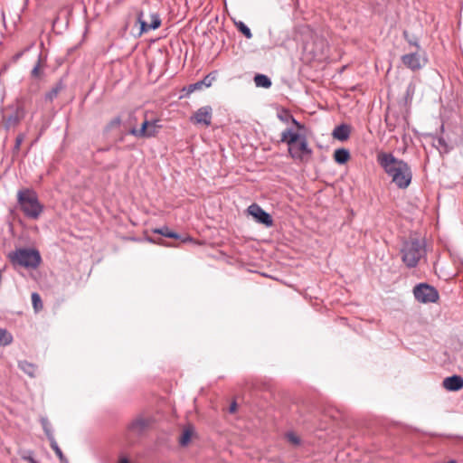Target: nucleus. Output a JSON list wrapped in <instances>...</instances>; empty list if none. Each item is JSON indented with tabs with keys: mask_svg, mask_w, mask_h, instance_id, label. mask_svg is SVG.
I'll use <instances>...</instances> for the list:
<instances>
[{
	"mask_svg": "<svg viewBox=\"0 0 463 463\" xmlns=\"http://www.w3.org/2000/svg\"><path fill=\"white\" fill-rule=\"evenodd\" d=\"M40 422L42 424L43 431H44L45 435L47 436L49 441L52 440V439H54V436L52 434V429H51V424H50L48 419L45 418V417H42L40 419Z\"/></svg>",
	"mask_w": 463,
	"mask_h": 463,
	"instance_id": "nucleus-24",
	"label": "nucleus"
},
{
	"mask_svg": "<svg viewBox=\"0 0 463 463\" xmlns=\"http://www.w3.org/2000/svg\"><path fill=\"white\" fill-rule=\"evenodd\" d=\"M13 337L10 333H8L6 330H5L4 334V342L2 345H8L12 343Z\"/></svg>",
	"mask_w": 463,
	"mask_h": 463,
	"instance_id": "nucleus-37",
	"label": "nucleus"
},
{
	"mask_svg": "<svg viewBox=\"0 0 463 463\" xmlns=\"http://www.w3.org/2000/svg\"><path fill=\"white\" fill-rule=\"evenodd\" d=\"M402 34H403L404 39L408 42V43L416 48V51H419L420 49L418 37H416L414 35L410 36V34L407 31H404Z\"/></svg>",
	"mask_w": 463,
	"mask_h": 463,
	"instance_id": "nucleus-27",
	"label": "nucleus"
},
{
	"mask_svg": "<svg viewBox=\"0 0 463 463\" xmlns=\"http://www.w3.org/2000/svg\"><path fill=\"white\" fill-rule=\"evenodd\" d=\"M22 458L29 463H38L32 456V452H28V454L22 455Z\"/></svg>",
	"mask_w": 463,
	"mask_h": 463,
	"instance_id": "nucleus-38",
	"label": "nucleus"
},
{
	"mask_svg": "<svg viewBox=\"0 0 463 463\" xmlns=\"http://www.w3.org/2000/svg\"><path fill=\"white\" fill-rule=\"evenodd\" d=\"M4 334H5V329L0 328V345H2L3 342H4Z\"/></svg>",
	"mask_w": 463,
	"mask_h": 463,
	"instance_id": "nucleus-42",
	"label": "nucleus"
},
{
	"mask_svg": "<svg viewBox=\"0 0 463 463\" xmlns=\"http://www.w3.org/2000/svg\"><path fill=\"white\" fill-rule=\"evenodd\" d=\"M151 420L149 418L138 416L128 424V435L140 436L149 428ZM127 439H129L130 438L127 436Z\"/></svg>",
	"mask_w": 463,
	"mask_h": 463,
	"instance_id": "nucleus-10",
	"label": "nucleus"
},
{
	"mask_svg": "<svg viewBox=\"0 0 463 463\" xmlns=\"http://www.w3.org/2000/svg\"><path fill=\"white\" fill-rule=\"evenodd\" d=\"M25 116L24 106L16 102L2 110V124L5 129L14 128L19 125Z\"/></svg>",
	"mask_w": 463,
	"mask_h": 463,
	"instance_id": "nucleus-5",
	"label": "nucleus"
},
{
	"mask_svg": "<svg viewBox=\"0 0 463 463\" xmlns=\"http://www.w3.org/2000/svg\"><path fill=\"white\" fill-rule=\"evenodd\" d=\"M235 26L238 29V31L241 32L247 39L252 38L250 29L243 22H236Z\"/></svg>",
	"mask_w": 463,
	"mask_h": 463,
	"instance_id": "nucleus-25",
	"label": "nucleus"
},
{
	"mask_svg": "<svg viewBox=\"0 0 463 463\" xmlns=\"http://www.w3.org/2000/svg\"><path fill=\"white\" fill-rule=\"evenodd\" d=\"M334 159L337 164L344 165L350 159V153L345 148H338L334 153Z\"/></svg>",
	"mask_w": 463,
	"mask_h": 463,
	"instance_id": "nucleus-19",
	"label": "nucleus"
},
{
	"mask_svg": "<svg viewBox=\"0 0 463 463\" xmlns=\"http://www.w3.org/2000/svg\"><path fill=\"white\" fill-rule=\"evenodd\" d=\"M302 137L294 132L291 128H287L281 133L280 142L287 143L288 146L296 144Z\"/></svg>",
	"mask_w": 463,
	"mask_h": 463,
	"instance_id": "nucleus-17",
	"label": "nucleus"
},
{
	"mask_svg": "<svg viewBox=\"0 0 463 463\" xmlns=\"http://www.w3.org/2000/svg\"><path fill=\"white\" fill-rule=\"evenodd\" d=\"M236 410H237V404H236V402H232V403L230 405V407H229V411H230L231 413H234V412L236 411Z\"/></svg>",
	"mask_w": 463,
	"mask_h": 463,
	"instance_id": "nucleus-40",
	"label": "nucleus"
},
{
	"mask_svg": "<svg viewBox=\"0 0 463 463\" xmlns=\"http://www.w3.org/2000/svg\"><path fill=\"white\" fill-rule=\"evenodd\" d=\"M50 445H51V448L53 449V451L55 452V454L57 455V457L60 458L61 462L62 463H67V458L64 457L61 449H60V447L58 446L55 439H52L50 440Z\"/></svg>",
	"mask_w": 463,
	"mask_h": 463,
	"instance_id": "nucleus-26",
	"label": "nucleus"
},
{
	"mask_svg": "<svg viewBox=\"0 0 463 463\" xmlns=\"http://www.w3.org/2000/svg\"><path fill=\"white\" fill-rule=\"evenodd\" d=\"M413 295L416 300L424 304L436 303L439 298L438 290L427 283L416 285L413 288Z\"/></svg>",
	"mask_w": 463,
	"mask_h": 463,
	"instance_id": "nucleus-6",
	"label": "nucleus"
},
{
	"mask_svg": "<svg viewBox=\"0 0 463 463\" xmlns=\"http://www.w3.org/2000/svg\"><path fill=\"white\" fill-rule=\"evenodd\" d=\"M65 85L63 84L62 80L58 81L55 86L45 94V99L52 101L58 94L64 90Z\"/></svg>",
	"mask_w": 463,
	"mask_h": 463,
	"instance_id": "nucleus-21",
	"label": "nucleus"
},
{
	"mask_svg": "<svg viewBox=\"0 0 463 463\" xmlns=\"http://www.w3.org/2000/svg\"><path fill=\"white\" fill-rule=\"evenodd\" d=\"M442 386L447 391L458 392L463 388V377L456 374L446 377L442 382Z\"/></svg>",
	"mask_w": 463,
	"mask_h": 463,
	"instance_id": "nucleus-13",
	"label": "nucleus"
},
{
	"mask_svg": "<svg viewBox=\"0 0 463 463\" xmlns=\"http://www.w3.org/2000/svg\"><path fill=\"white\" fill-rule=\"evenodd\" d=\"M19 367L23 370L28 376L33 378L36 375L37 367L35 364L29 363L27 361L19 362Z\"/></svg>",
	"mask_w": 463,
	"mask_h": 463,
	"instance_id": "nucleus-20",
	"label": "nucleus"
},
{
	"mask_svg": "<svg viewBox=\"0 0 463 463\" xmlns=\"http://www.w3.org/2000/svg\"><path fill=\"white\" fill-rule=\"evenodd\" d=\"M201 89H202L201 81H197V82H195V83H194V84H190V85L188 86L187 91H188V93H192V92H194V90H201Z\"/></svg>",
	"mask_w": 463,
	"mask_h": 463,
	"instance_id": "nucleus-36",
	"label": "nucleus"
},
{
	"mask_svg": "<svg viewBox=\"0 0 463 463\" xmlns=\"http://www.w3.org/2000/svg\"><path fill=\"white\" fill-rule=\"evenodd\" d=\"M402 64L413 71L420 70L427 62L425 57H423L419 51L412 52L411 53H407L402 56L401 58Z\"/></svg>",
	"mask_w": 463,
	"mask_h": 463,
	"instance_id": "nucleus-9",
	"label": "nucleus"
},
{
	"mask_svg": "<svg viewBox=\"0 0 463 463\" xmlns=\"http://www.w3.org/2000/svg\"><path fill=\"white\" fill-rule=\"evenodd\" d=\"M443 362H444V363H447V362H448V363H452V360H451L450 358H449L448 360H444Z\"/></svg>",
	"mask_w": 463,
	"mask_h": 463,
	"instance_id": "nucleus-45",
	"label": "nucleus"
},
{
	"mask_svg": "<svg viewBox=\"0 0 463 463\" xmlns=\"http://www.w3.org/2000/svg\"><path fill=\"white\" fill-rule=\"evenodd\" d=\"M213 109L210 106H204L198 109L191 117V121L194 124L204 125L206 127L211 125Z\"/></svg>",
	"mask_w": 463,
	"mask_h": 463,
	"instance_id": "nucleus-12",
	"label": "nucleus"
},
{
	"mask_svg": "<svg viewBox=\"0 0 463 463\" xmlns=\"http://www.w3.org/2000/svg\"><path fill=\"white\" fill-rule=\"evenodd\" d=\"M24 139V134L21 133L19 134L15 138V144L14 146V153H17L20 149L21 144L23 143Z\"/></svg>",
	"mask_w": 463,
	"mask_h": 463,
	"instance_id": "nucleus-31",
	"label": "nucleus"
},
{
	"mask_svg": "<svg viewBox=\"0 0 463 463\" xmlns=\"http://www.w3.org/2000/svg\"><path fill=\"white\" fill-rule=\"evenodd\" d=\"M152 232L160 234L166 238H173V239H179L180 236L175 232L170 231V229L167 226H163L161 228H156L152 230Z\"/></svg>",
	"mask_w": 463,
	"mask_h": 463,
	"instance_id": "nucleus-22",
	"label": "nucleus"
},
{
	"mask_svg": "<svg viewBox=\"0 0 463 463\" xmlns=\"http://www.w3.org/2000/svg\"><path fill=\"white\" fill-rule=\"evenodd\" d=\"M298 129L304 128V126L300 124L298 121L296 120V118L292 116V118L290 120Z\"/></svg>",
	"mask_w": 463,
	"mask_h": 463,
	"instance_id": "nucleus-39",
	"label": "nucleus"
},
{
	"mask_svg": "<svg viewBox=\"0 0 463 463\" xmlns=\"http://www.w3.org/2000/svg\"><path fill=\"white\" fill-rule=\"evenodd\" d=\"M351 134V127L347 124H341L335 127L332 132L335 139L339 141H346Z\"/></svg>",
	"mask_w": 463,
	"mask_h": 463,
	"instance_id": "nucleus-15",
	"label": "nucleus"
},
{
	"mask_svg": "<svg viewBox=\"0 0 463 463\" xmlns=\"http://www.w3.org/2000/svg\"><path fill=\"white\" fill-rule=\"evenodd\" d=\"M160 128L159 120H149L148 133H153V137L156 136Z\"/></svg>",
	"mask_w": 463,
	"mask_h": 463,
	"instance_id": "nucleus-29",
	"label": "nucleus"
},
{
	"mask_svg": "<svg viewBox=\"0 0 463 463\" xmlns=\"http://www.w3.org/2000/svg\"><path fill=\"white\" fill-rule=\"evenodd\" d=\"M32 302L36 312L43 308V302L38 293L34 292L32 294Z\"/></svg>",
	"mask_w": 463,
	"mask_h": 463,
	"instance_id": "nucleus-28",
	"label": "nucleus"
},
{
	"mask_svg": "<svg viewBox=\"0 0 463 463\" xmlns=\"http://www.w3.org/2000/svg\"><path fill=\"white\" fill-rule=\"evenodd\" d=\"M213 80V77H211V74H208L207 76H205L203 78V80H200L201 84H202V87L203 86L210 87L212 85Z\"/></svg>",
	"mask_w": 463,
	"mask_h": 463,
	"instance_id": "nucleus-35",
	"label": "nucleus"
},
{
	"mask_svg": "<svg viewBox=\"0 0 463 463\" xmlns=\"http://www.w3.org/2000/svg\"><path fill=\"white\" fill-rule=\"evenodd\" d=\"M436 146L443 153H448L450 150V147L443 137L437 139Z\"/></svg>",
	"mask_w": 463,
	"mask_h": 463,
	"instance_id": "nucleus-30",
	"label": "nucleus"
},
{
	"mask_svg": "<svg viewBox=\"0 0 463 463\" xmlns=\"http://www.w3.org/2000/svg\"><path fill=\"white\" fill-rule=\"evenodd\" d=\"M14 264L25 268H37L41 263V256L38 250L31 249H18L9 254Z\"/></svg>",
	"mask_w": 463,
	"mask_h": 463,
	"instance_id": "nucleus-4",
	"label": "nucleus"
},
{
	"mask_svg": "<svg viewBox=\"0 0 463 463\" xmlns=\"http://www.w3.org/2000/svg\"><path fill=\"white\" fill-rule=\"evenodd\" d=\"M377 162L399 188L405 189L410 185L412 173L406 162L396 158L391 153L384 152L378 154Z\"/></svg>",
	"mask_w": 463,
	"mask_h": 463,
	"instance_id": "nucleus-1",
	"label": "nucleus"
},
{
	"mask_svg": "<svg viewBox=\"0 0 463 463\" xmlns=\"http://www.w3.org/2000/svg\"><path fill=\"white\" fill-rule=\"evenodd\" d=\"M278 118L282 122L288 123L290 120V118H292V115L289 114L288 111H284L282 113H279Z\"/></svg>",
	"mask_w": 463,
	"mask_h": 463,
	"instance_id": "nucleus-34",
	"label": "nucleus"
},
{
	"mask_svg": "<svg viewBox=\"0 0 463 463\" xmlns=\"http://www.w3.org/2000/svg\"><path fill=\"white\" fill-rule=\"evenodd\" d=\"M247 211L249 214L253 216L258 222L264 224L267 227L272 226L273 220L271 216L257 203H252L250 205Z\"/></svg>",
	"mask_w": 463,
	"mask_h": 463,
	"instance_id": "nucleus-11",
	"label": "nucleus"
},
{
	"mask_svg": "<svg viewBox=\"0 0 463 463\" xmlns=\"http://www.w3.org/2000/svg\"><path fill=\"white\" fill-rule=\"evenodd\" d=\"M147 241H150V242H154V243L156 242L154 239H152L150 237L147 238Z\"/></svg>",
	"mask_w": 463,
	"mask_h": 463,
	"instance_id": "nucleus-44",
	"label": "nucleus"
},
{
	"mask_svg": "<svg viewBox=\"0 0 463 463\" xmlns=\"http://www.w3.org/2000/svg\"><path fill=\"white\" fill-rule=\"evenodd\" d=\"M121 124V118L119 117H116L110 120V122L107 126V129H112L114 128L119 127Z\"/></svg>",
	"mask_w": 463,
	"mask_h": 463,
	"instance_id": "nucleus-32",
	"label": "nucleus"
},
{
	"mask_svg": "<svg viewBox=\"0 0 463 463\" xmlns=\"http://www.w3.org/2000/svg\"><path fill=\"white\" fill-rule=\"evenodd\" d=\"M287 439L290 443L294 445H298L300 443L299 438L292 432L287 434Z\"/></svg>",
	"mask_w": 463,
	"mask_h": 463,
	"instance_id": "nucleus-33",
	"label": "nucleus"
},
{
	"mask_svg": "<svg viewBox=\"0 0 463 463\" xmlns=\"http://www.w3.org/2000/svg\"><path fill=\"white\" fill-rule=\"evenodd\" d=\"M137 22L140 24L141 33L156 30L161 25V19L156 12L146 14L144 10H141L137 14Z\"/></svg>",
	"mask_w": 463,
	"mask_h": 463,
	"instance_id": "nucleus-7",
	"label": "nucleus"
},
{
	"mask_svg": "<svg viewBox=\"0 0 463 463\" xmlns=\"http://www.w3.org/2000/svg\"><path fill=\"white\" fill-rule=\"evenodd\" d=\"M425 253L424 244L417 239L404 241L401 249L402 260L408 268L416 267Z\"/></svg>",
	"mask_w": 463,
	"mask_h": 463,
	"instance_id": "nucleus-3",
	"label": "nucleus"
},
{
	"mask_svg": "<svg viewBox=\"0 0 463 463\" xmlns=\"http://www.w3.org/2000/svg\"><path fill=\"white\" fill-rule=\"evenodd\" d=\"M17 203L24 214L37 220L43 212V205L39 202L37 194L32 189H22L17 192Z\"/></svg>",
	"mask_w": 463,
	"mask_h": 463,
	"instance_id": "nucleus-2",
	"label": "nucleus"
},
{
	"mask_svg": "<svg viewBox=\"0 0 463 463\" xmlns=\"http://www.w3.org/2000/svg\"><path fill=\"white\" fill-rule=\"evenodd\" d=\"M149 120L145 119L140 128L135 127L131 128L128 133L137 138H150L153 137V133H148Z\"/></svg>",
	"mask_w": 463,
	"mask_h": 463,
	"instance_id": "nucleus-14",
	"label": "nucleus"
},
{
	"mask_svg": "<svg viewBox=\"0 0 463 463\" xmlns=\"http://www.w3.org/2000/svg\"><path fill=\"white\" fill-rule=\"evenodd\" d=\"M194 435V427L192 424L186 425L184 428L182 434L179 438V444L182 447H186L190 443L192 437Z\"/></svg>",
	"mask_w": 463,
	"mask_h": 463,
	"instance_id": "nucleus-18",
	"label": "nucleus"
},
{
	"mask_svg": "<svg viewBox=\"0 0 463 463\" xmlns=\"http://www.w3.org/2000/svg\"><path fill=\"white\" fill-rule=\"evenodd\" d=\"M45 66L46 64L44 59L42 57V55H39L36 64L31 71V77L34 80H42L44 76Z\"/></svg>",
	"mask_w": 463,
	"mask_h": 463,
	"instance_id": "nucleus-16",
	"label": "nucleus"
},
{
	"mask_svg": "<svg viewBox=\"0 0 463 463\" xmlns=\"http://www.w3.org/2000/svg\"><path fill=\"white\" fill-rule=\"evenodd\" d=\"M118 463H130V462L126 457H120L118 459Z\"/></svg>",
	"mask_w": 463,
	"mask_h": 463,
	"instance_id": "nucleus-43",
	"label": "nucleus"
},
{
	"mask_svg": "<svg viewBox=\"0 0 463 463\" xmlns=\"http://www.w3.org/2000/svg\"><path fill=\"white\" fill-rule=\"evenodd\" d=\"M24 54V52H17L16 54L14 55L13 57V61L14 62H16Z\"/></svg>",
	"mask_w": 463,
	"mask_h": 463,
	"instance_id": "nucleus-41",
	"label": "nucleus"
},
{
	"mask_svg": "<svg viewBox=\"0 0 463 463\" xmlns=\"http://www.w3.org/2000/svg\"><path fill=\"white\" fill-rule=\"evenodd\" d=\"M298 142V145L294 144L288 146L290 156L295 160H307V157L312 155V150L308 147L306 137H302Z\"/></svg>",
	"mask_w": 463,
	"mask_h": 463,
	"instance_id": "nucleus-8",
	"label": "nucleus"
},
{
	"mask_svg": "<svg viewBox=\"0 0 463 463\" xmlns=\"http://www.w3.org/2000/svg\"><path fill=\"white\" fill-rule=\"evenodd\" d=\"M254 82L257 87L268 89L271 86L270 79L264 74H257L254 77Z\"/></svg>",
	"mask_w": 463,
	"mask_h": 463,
	"instance_id": "nucleus-23",
	"label": "nucleus"
}]
</instances>
